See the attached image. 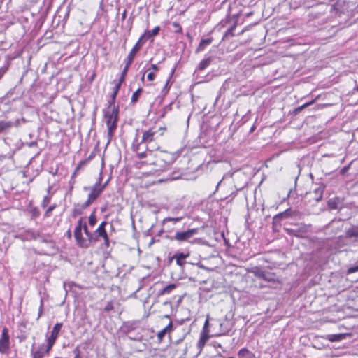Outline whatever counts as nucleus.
<instances>
[{
    "instance_id": "nucleus-1",
    "label": "nucleus",
    "mask_w": 358,
    "mask_h": 358,
    "mask_svg": "<svg viewBox=\"0 0 358 358\" xmlns=\"http://www.w3.org/2000/svg\"><path fill=\"white\" fill-rule=\"evenodd\" d=\"M164 131H166L165 127H153L143 132L141 141H138L136 137L132 143V149L137 153L139 159L145 158L149 154H152L155 147L151 146L150 144L162 136Z\"/></svg>"
},
{
    "instance_id": "nucleus-2",
    "label": "nucleus",
    "mask_w": 358,
    "mask_h": 358,
    "mask_svg": "<svg viewBox=\"0 0 358 358\" xmlns=\"http://www.w3.org/2000/svg\"><path fill=\"white\" fill-rule=\"evenodd\" d=\"M104 117L108 127V136L110 138L117 127V121L118 117V107L113 106L111 108L108 107L105 111Z\"/></svg>"
},
{
    "instance_id": "nucleus-3",
    "label": "nucleus",
    "mask_w": 358,
    "mask_h": 358,
    "mask_svg": "<svg viewBox=\"0 0 358 358\" xmlns=\"http://www.w3.org/2000/svg\"><path fill=\"white\" fill-rule=\"evenodd\" d=\"M176 154L169 153L166 151H161L157 156L154 162H149V164L155 165L159 168L156 170L164 169L166 166L173 164L176 160Z\"/></svg>"
},
{
    "instance_id": "nucleus-4",
    "label": "nucleus",
    "mask_w": 358,
    "mask_h": 358,
    "mask_svg": "<svg viewBox=\"0 0 358 358\" xmlns=\"http://www.w3.org/2000/svg\"><path fill=\"white\" fill-rule=\"evenodd\" d=\"M10 350V336L8 329L4 327L0 338V353L3 355L8 354Z\"/></svg>"
},
{
    "instance_id": "nucleus-5",
    "label": "nucleus",
    "mask_w": 358,
    "mask_h": 358,
    "mask_svg": "<svg viewBox=\"0 0 358 358\" xmlns=\"http://www.w3.org/2000/svg\"><path fill=\"white\" fill-rule=\"evenodd\" d=\"M104 189L105 185H102V187L93 185L91 187L90 193L88 195V198L87 201L84 202V207H89L94 201H95Z\"/></svg>"
},
{
    "instance_id": "nucleus-6",
    "label": "nucleus",
    "mask_w": 358,
    "mask_h": 358,
    "mask_svg": "<svg viewBox=\"0 0 358 358\" xmlns=\"http://www.w3.org/2000/svg\"><path fill=\"white\" fill-rule=\"evenodd\" d=\"M83 224V217H80L74 229V238L78 246H86L87 243V241H85V238L82 235Z\"/></svg>"
},
{
    "instance_id": "nucleus-7",
    "label": "nucleus",
    "mask_w": 358,
    "mask_h": 358,
    "mask_svg": "<svg viewBox=\"0 0 358 358\" xmlns=\"http://www.w3.org/2000/svg\"><path fill=\"white\" fill-rule=\"evenodd\" d=\"M252 273L258 278H262L267 282H275V275L273 273L267 272L256 266L252 268Z\"/></svg>"
},
{
    "instance_id": "nucleus-8",
    "label": "nucleus",
    "mask_w": 358,
    "mask_h": 358,
    "mask_svg": "<svg viewBox=\"0 0 358 358\" xmlns=\"http://www.w3.org/2000/svg\"><path fill=\"white\" fill-rule=\"evenodd\" d=\"M324 189L325 185L322 183H320L317 185V187H315L313 191L306 192V195H308L317 203L322 200Z\"/></svg>"
},
{
    "instance_id": "nucleus-9",
    "label": "nucleus",
    "mask_w": 358,
    "mask_h": 358,
    "mask_svg": "<svg viewBox=\"0 0 358 358\" xmlns=\"http://www.w3.org/2000/svg\"><path fill=\"white\" fill-rule=\"evenodd\" d=\"M197 231V229H192L186 231H177L175 234L174 238L178 241H187L196 234Z\"/></svg>"
},
{
    "instance_id": "nucleus-10",
    "label": "nucleus",
    "mask_w": 358,
    "mask_h": 358,
    "mask_svg": "<svg viewBox=\"0 0 358 358\" xmlns=\"http://www.w3.org/2000/svg\"><path fill=\"white\" fill-rule=\"evenodd\" d=\"M295 213H296L295 211H292L291 209H287L286 210L277 214L273 218V225H274V226L280 225V222L282 219L292 217V216H294Z\"/></svg>"
},
{
    "instance_id": "nucleus-11",
    "label": "nucleus",
    "mask_w": 358,
    "mask_h": 358,
    "mask_svg": "<svg viewBox=\"0 0 358 358\" xmlns=\"http://www.w3.org/2000/svg\"><path fill=\"white\" fill-rule=\"evenodd\" d=\"M83 229L84 231L85 234L87 238H85V241H87L86 246H80L83 248H87L92 245V243H96L97 241V237H94V234H92L87 226L86 222H84Z\"/></svg>"
},
{
    "instance_id": "nucleus-12",
    "label": "nucleus",
    "mask_w": 358,
    "mask_h": 358,
    "mask_svg": "<svg viewBox=\"0 0 358 358\" xmlns=\"http://www.w3.org/2000/svg\"><path fill=\"white\" fill-rule=\"evenodd\" d=\"M21 124L20 120L16 119L15 121L0 120V132L9 129L13 127H18Z\"/></svg>"
},
{
    "instance_id": "nucleus-13",
    "label": "nucleus",
    "mask_w": 358,
    "mask_h": 358,
    "mask_svg": "<svg viewBox=\"0 0 358 358\" xmlns=\"http://www.w3.org/2000/svg\"><path fill=\"white\" fill-rule=\"evenodd\" d=\"M141 47H142L141 39L139 38V40L132 48L131 50L130 51V52L129 53V55L127 56V63L131 64L136 53L140 50Z\"/></svg>"
},
{
    "instance_id": "nucleus-14",
    "label": "nucleus",
    "mask_w": 358,
    "mask_h": 358,
    "mask_svg": "<svg viewBox=\"0 0 358 358\" xmlns=\"http://www.w3.org/2000/svg\"><path fill=\"white\" fill-rule=\"evenodd\" d=\"M189 257V253L185 254L183 252H179V253H176L173 256V259H176V264L178 266L182 267L186 264V262L185 261V259Z\"/></svg>"
},
{
    "instance_id": "nucleus-15",
    "label": "nucleus",
    "mask_w": 358,
    "mask_h": 358,
    "mask_svg": "<svg viewBox=\"0 0 358 358\" xmlns=\"http://www.w3.org/2000/svg\"><path fill=\"white\" fill-rule=\"evenodd\" d=\"M172 331H173V323H172V322H170L166 327H165L164 329H162L161 331H159L157 333V339H158L159 342H162L164 336L168 333H171Z\"/></svg>"
},
{
    "instance_id": "nucleus-16",
    "label": "nucleus",
    "mask_w": 358,
    "mask_h": 358,
    "mask_svg": "<svg viewBox=\"0 0 358 358\" xmlns=\"http://www.w3.org/2000/svg\"><path fill=\"white\" fill-rule=\"evenodd\" d=\"M62 325L63 324L62 322L55 324V325L52 328L50 336L48 338L49 340L56 341L59 336V331H61V329L62 327Z\"/></svg>"
},
{
    "instance_id": "nucleus-17",
    "label": "nucleus",
    "mask_w": 358,
    "mask_h": 358,
    "mask_svg": "<svg viewBox=\"0 0 358 358\" xmlns=\"http://www.w3.org/2000/svg\"><path fill=\"white\" fill-rule=\"evenodd\" d=\"M238 355L239 358H256L255 354L246 348H241L238 351Z\"/></svg>"
},
{
    "instance_id": "nucleus-18",
    "label": "nucleus",
    "mask_w": 358,
    "mask_h": 358,
    "mask_svg": "<svg viewBox=\"0 0 358 358\" xmlns=\"http://www.w3.org/2000/svg\"><path fill=\"white\" fill-rule=\"evenodd\" d=\"M176 287V285L173 283L169 284V285H166L164 288H162L161 290L158 292V296H162L164 294H170L175 288Z\"/></svg>"
},
{
    "instance_id": "nucleus-19",
    "label": "nucleus",
    "mask_w": 358,
    "mask_h": 358,
    "mask_svg": "<svg viewBox=\"0 0 358 358\" xmlns=\"http://www.w3.org/2000/svg\"><path fill=\"white\" fill-rule=\"evenodd\" d=\"M213 41V38H205V39H202L201 41V42L199 43V46L198 48H196V52H201L203 51L205 48L210 45Z\"/></svg>"
},
{
    "instance_id": "nucleus-20",
    "label": "nucleus",
    "mask_w": 358,
    "mask_h": 358,
    "mask_svg": "<svg viewBox=\"0 0 358 358\" xmlns=\"http://www.w3.org/2000/svg\"><path fill=\"white\" fill-rule=\"evenodd\" d=\"M88 207H84V203L82 204H80V203L75 204L74 208L72 212V216L75 217L77 215L82 214L83 210H85Z\"/></svg>"
},
{
    "instance_id": "nucleus-21",
    "label": "nucleus",
    "mask_w": 358,
    "mask_h": 358,
    "mask_svg": "<svg viewBox=\"0 0 358 358\" xmlns=\"http://www.w3.org/2000/svg\"><path fill=\"white\" fill-rule=\"evenodd\" d=\"M212 62V57H208L200 62V63L198 65L197 69L199 71H203L205 69H206L211 63Z\"/></svg>"
},
{
    "instance_id": "nucleus-22",
    "label": "nucleus",
    "mask_w": 358,
    "mask_h": 358,
    "mask_svg": "<svg viewBox=\"0 0 358 358\" xmlns=\"http://www.w3.org/2000/svg\"><path fill=\"white\" fill-rule=\"evenodd\" d=\"M343 11V8L342 7L341 4H340L338 2L332 4L330 7V12L334 13L335 15L338 13H341Z\"/></svg>"
},
{
    "instance_id": "nucleus-23",
    "label": "nucleus",
    "mask_w": 358,
    "mask_h": 358,
    "mask_svg": "<svg viewBox=\"0 0 358 358\" xmlns=\"http://www.w3.org/2000/svg\"><path fill=\"white\" fill-rule=\"evenodd\" d=\"M38 237L39 238V241L41 243H45L50 245L51 248H53L55 244L53 241L51 239V237L50 236H39L38 235Z\"/></svg>"
},
{
    "instance_id": "nucleus-24",
    "label": "nucleus",
    "mask_w": 358,
    "mask_h": 358,
    "mask_svg": "<svg viewBox=\"0 0 358 358\" xmlns=\"http://www.w3.org/2000/svg\"><path fill=\"white\" fill-rule=\"evenodd\" d=\"M344 337V335L342 334H330L327 336V339L331 342H336L341 341Z\"/></svg>"
},
{
    "instance_id": "nucleus-25",
    "label": "nucleus",
    "mask_w": 358,
    "mask_h": 358,
    "mask_svg": "<svg viewBox=\"0 0 358 358\" xmlns=\"http://www.w3.org/2000/svg\"><path fill=\"white\" fill-rule=\"evenodd\" d=\"M208 339V334H205L204 332H202L201 334L200 338L197 343L198 347L201 348L205 345V343Z\"/></svg>"
},
{
    "instance_id": "nucleus-26",
    "label": "nucleus",
    "mask_w": 358,
    "mask_h": 358,
    "mask_svg": "<svg viewBox=\"0 0 358 358\" xmlns=\"http://www.w3.org/2000/svg\"><path fill=\"white\" fill-rule=\"evenodd\" d=\"M347 237H358V225L346 231Z\"/></svg>"
},
{
    "instance_id": "nucleus-27",
    "label": "nucleus",
    "mask_w": 358,
    "mask_h": 358,
    "mask_svg": "<svg viewBox=\"0 0 358 358\" xmlns=\"http://www.w3.org/2000/svg\"><path fill=\"white\" fill-rule=\"evenodd\" d=\"M94 234H95L94 235V236L97 237V241L99 240V237L103 238L108 235L106 229H101V227H98L97 229L95 231Z\"/></svg>"
},
{
    "instance_id": "nucleus-28",
    "label": "nucleus",
    "mask_w": 358,
    "mask_h": 358,
    "mask_svg": "<svg viewBox=\"0 0 358 358\" xmlns=\"http://www.w3.org/2000/svg\"><path fill=\"white\" fill-rule=\"evenodd\" d=\"M43 346L39 347L38 350L32 352V358H43L45 355L44 351L42 350Z\"/></svg>"
},
{
    "instance_id": "nucleus-29",
    "label": "nucleus",
    "mask_w": 358,
    "mask_h": 358,
    "mask_svg": "<svg viewBox=\"0 0 358 358\" xmlns=\"http://www.w3.org/2000/svg\"><path fill=\"white\" fill-rule=\"evenodd\" d=\"M130 66H131L130 64L126 62L124 68L122 70V73H121V76L120 78V80L119 81H120V83H122L124 82V80L125 79V76H126V75L127 73V71H128Z\"/></svg>"
},
{
    "instance_id": "nucleus-30",
    "label": "nucleus",
    "mask_w": 358,
    "mask_h": 358,
    "mask_svg": "<svg viewBox=\"0 0 358 358\" xmlns=\"http://www.w3.org/2000/svg\"><path fill=\"white\" fill-rule=\"evenodd\" d=\"M141 92H142V89L138 88L133 93L132 96H131V103H135L138 101Z\"/></svg>"
},
{
    "instance_id": "nucleus-31",
    "label": "nucleus",
    "mask_w": 358,
    "mask_h": 358,
    "mask_svg": "<svg viewBox=\"0 0 358 358\" xmlns=\"http://www.w3.org/2000/svg\"><path fill=\"white\" fill-rule=\"evenodd\" d=\"M236 28V26H231L230 28H229L226 32L224 33L222 39L227 38L229 37H233L234 36V31Z\"/></svg>"
},
{
    "instance_id": "nucleus-32",
    "label": "nucleus",
    "mask_w": 358,
    "mask_h": 358,
    "mask_svg": "<svg viewBox=\"0 0 358 358\" xmlns=\"http://www.w3.org/2000/svg\"><path fill=\"white\" fill-rule=\"evenodd\" d=\"M213 325H217L220 327V331L216 334L217 335L225 334V333L227 331L225 329H222L223 323L219 320H214Z\"/></svg>"
},
{
    "instance_id": "nucleus-33",
    "label": "nucleus",
    "mask_w": 358,
    "mask_h": 358,
    "mask_svg": "<svg viewBox=\"0 0 358 358\" xmlns=\"http://www.w3.org/2000/svg\"><path fill=\"white\" fill-rule=\"evenodd\" d=\"M314 101H314V100H313V101H311L307 102V103H306L303 104L302 106H299V107H298V108H295V109H294V113L295 114L299 113L300 111H301V110H302L303 109H304L305 108H306V107H308V106H309L312 105V104L314 103Z\"/></svg>"
},
{
    "instance_id": "nucleus-34",
    "label": "nucleus",
    "mask_w": 358,
    "mask_h": 358,
    "mask_svg": "<svg viewBox=\"0 0 358 358\" xmlns=\"http://www.w3.org/2000/svg\"><path fill=\"white\" fill-rule=\"evenodd\" d=\"M159 30V27H155L152 31H148L145 34L147 35L148 38H151L154 36L157 35Z\"/></svg>"
},
{
    "instance_id": "nucleus-35",
    "label": "nucleus",
    "mask_w": 358,
    "mask_h": 358,
    "mask_svg": "<svg viewBox=\"0 0 358 358\" xmlns=\"http://www.w3.org/2000/svg\"><path fill=\"white\" fill-rule=\"evenodd\" d=\"M181 220H182L181 217H166V218H164L163 220L162 223L164 224L166 222H171V221L173 222L174 223H176L178 222H180Z\"/></svg>"
},
{
    "instance_id": "nucleus-36",
    "label": "nucleus",
    "mask_w": 358,
    "mask_h": 358,
    "mask_svg": "<svg viewBox=\"0 0 358 358\" xmlns=\"http://www.w3.org/2000/svg\"><path fill=\"white\" fill-rule=\"evenodd\" d=\"M96 223V216L95 212H92L89 217V224L90 226H94Z\"/></svg>"
},
{
    "instance_id": "nucleus-37",
    "label": "nucleus",
    "mask_w": 358,
    "mask_h": 358,
    "mask_svg": "<svg viewBox=\"0 0 358 358\" xmlns=\"http://www.w3.org/2000/svg\"><path fill=\"white\" fill-rule=\"evenodd\" d=\"M55 343V341L49 340L48 338H47V348H46V350L44 351V352L45 354H48V352H50V350L52 349V346L54 345Z\"/></svg>"
},
{
    "instance_id": "nucleus-38",
    "label": "nucleus",
    "mask_w": 358,
    "mask_h": 358,
    "mask_svg": "<svg viewBox=\"0 0 358 358\" xmlns=\"http://www.w3.org/2000/svg\"><path fill=\"white\" fill-rule=\"evenodd\" d=\"M117 92L113 91V94H111V99L109 101V106L110 108L115 105V101L117 96Z\"/></svg>"
},
{
    "instance_id": "nucleus-39",
    "label": "nucleus",
    "mask_w": 358,
    "mask_h": 358,
    "mask_svg": "<svg viewBox=\"0 0 358 358\" xmlns=\"http://www.w3.org/2000/svg\"><path fill=\"white\" fill-rule=\"evenodd\" d=\"M56 205H52L50 206L45 212L44 217H48L50 216L52 211L55 208Z\"/></svg>"
},
{
    "instance_id": "nucleus-40",
    "label": "nucleus",
    "mask_w": 358,
    "mask_h": 358,
    "mask_svg": "<svg viewBox=\"0 0 358 358\" xmlns=\"http://www.w3.org/2000/svg\"><path fill=\"white\" fill-rule=\"evenodd\" d=\"M86 164V161H81L80 162V164H78V166L76 168L73 175H72V178H74L77 173V171L83 166H84L85 164Z\"/></svg>"
},
{
    "instance_id": "nucleus-41",
    "label": "nucleus",
    "mask_w": 358,
    "mask_h": 358,
    "mask_svg": "<svg viewBox=\"0 0 358 358\" xmlns=\"http://www.w3.org/2000/svg\"><path fill=\"white\" fill-rule=\"evenodd\" d=\"M50 202V198L48 196H45L44 198H43V200L42 201V203H41V206L43 208H45L48 203Z\"/></svg>"
},
{
    "instance_id": "nucleus-42",
    "label": "nucleus",
    "mask_w": 358,
    "mask_h": 358,
    "mask_svg": "<svg viewBox=\"0 0 358 358\" xmlns=\"http://www.w3.org/2000/svg\"><path fill=\"white\" fill-rule=\"evenodd\" d=\"M114 308V306H113V303L112 301H110L107 303V305L105 306L104 308V310L106 312H109L112 310H113Z\"/></svg>"
},
{
    "instance_id": "nucleus-43",
    "label": "nucleus",
    "mask_w": 358,
    "mask_h": 358,
    "mask_svg": "<svg viewBox=\"0 0 358 358\" xmlns=\"http://www.w3.org/2000/svg\"><path fill=\"white\" fill-rule=\"evenodd\" d=\"M73 353L74 355V357H80V354H81V351L80 350V348L79 346H77L73 350Z\"/></svg>"
},
{
    "instance_id": "nucleus-44",
    "label": "nucleus",
    "mask_w": 358,
    "mask_h": 358,
    "mask_svg": "<svg viewBox=\"0 0 358 358\" xmlns=\"http://www.w3.org/2000/svg\"><path fill=\"white\" fill-rule=\"evenodd\" d=\"M358 271V265L349 268L347 271V273H353Z\"/></svg>"
},
{
    "instance_id": "nucleus-45",
    "label": "nucleus",
    "mask_w": 358,
    "mask_h": 358,
    "mask_svg": "<svg viewBox=\"0 0 358 358\" xmlns=\"http://www.w3.org/2000/svg\"><path fill=\"white\" fill-rule=\"evenodd\" d=\"M208 326H209V322H208V319H207L204 323L202 332H204L205 334H208L209 332V330L208 329Z\"/></svg>"
},
{
    "instance_id": "nucleus-46",
    "label": "nucleus",
    "mask_w": 358,
    "mask_h": 358,
    "mask_svg": "<svg viewBox=\"0 0 358 358\" xmlns=\"http://www.w3.org/2000/svg\"><path fill=\"white\" fill-rule=\"evenodd\" d=\"M43 313V303L42 300H41L40 307H39V310H38V319L41 317Z\"/></svg>"
},
{
    "instance_id": "nucleus-47",
    "label": "nucleus",
    "mask_w": 358,
    "mask_h": 358,
    "mask_svg": "<svg viewBox=\"0 0 358 358\" xmlns=\"http://www.w3.org/2000/svg\"><path fill=\"white\" fill-rule=\"evenodd\" d=\"M101 181H102V174L101 173L99 174V177L97 179V181L96 182L94 185V186H98V187H102L101 185Z\"/></svg>"
},
{
    "instance_id": "nucleus-48",
    "label": "nucleus",
    "mask_w": 358,
    "mask_h": 358,
    "mask_svg": "<svg viewBox=\"0 0 358 358\" xmlns=\"http://www.w3.org/2000/svg\"><path fill=\"white\" fill-rule=\"evenodd\" d=\"M148 79L150 80V81H152L154 80L155 78V74L154 72H150L148 74V76H147Z\"/></svg>"
},
{
    "instance_id": "nucleus-49",
    "label": "nucleus",
    "mask_w": 358,
    "mask_h": 358,
    "mask_svg": "<svg viewBox=\"0 0 358 358\" xmlns=\"http://www.w3.org/2000/svg\"><path fill=\"white\" fill-rule=\"evenodd\" d=\"M328 206L331 208V209H335L336 208V203L334 201H331V200H329L328 201Z\"/></svg>"
},
{
    "instance_id": "nucleus-50",
    "label": "nucleus",
    "mask_w": 358,
    "mask_h": 358,
    "mask_svg": "<svg viewBox=\"0 0 358 358\" xmlns=\"http://www.w3.org/2000/svg\"><path fill=\"white\" fill-rule=\"evenodd\" d=\"M31 213H32L33 216H34V217H38L40 214L38 209H37L36 208L32 210Z\"/></svg>"
},
{
    "instance_id": "nucleus-51",
    "label": "nucleus",
    "mask_w": 358,
    "mask_h": 358,
    "mask_svg": "<svg viewBox=\"0 0 358 358\" xmlns=\"http://www.w3.org/2000/svg\"><path fill=\"white\" fill-rule=\"evenodd\" d=\"M103 238L104 240V245L106 247H109V238H108V235H106V236L103 237Z\"/></svg>"
},
{
    "instance_id": "nucleus-52",
    "label": "nucleus",
    "mask_w": 358,
    "mask_h": 358,
    "mask_svg": "<svg viewBox=\"0 0 358 358\" xmlns=\"http://www.w3.org/2000/svg\"><path fill=\"white\" fill-rule=\"evenodd\" d=\"M348 169H349V166H344L343 168H342L340 171L341 174L344 175L347 172Z\"/></svg>"
},
{
    "instance_id": "nucleus-53",
    "label": "nucleus",
    "mask_w": 358,
    "mask_h": 358,
    "mask_svg": "<svg viewBox=\"0 0 358 358\" xmlns=\"http://www.w3.org/2000/svg\"><path fill=\"white\" fill-rule=\"evenodd\" d=\"M121 84L122 83H120V81H119V83L114 87V90L113 91H115L116 92H118V91H119L120 88Z\"/></svg>"
},
{
    "instance_id": "nucleus-54",
    "label": "nucleus",
    "mask_w": 358,
    "mask_h": 358,
    "mask_svg": "<svg viewBox=\"0 0 358 358\" xmlns=\"http://www.w3.org/2000/svg\"><path fill=\"white\" fill-rule=\"evenodd\" d=\"M150 69L157 71L159 69L156 64H152Z\"/></svg>"
},
{
    "instance_id": "nucleus-55",
    "label": "nucleus",
    "mask_w": 358,
    "mask_h": 358,
    "mask_svg": "<svg viewBox=\"0 0 358 358\" xmlns=\"http://www.w3.org/2000/svg\"><path fill=\"white\" fill-rule=\"evenodd\" d=\"M106 224H107V222L103 221V222H102L99 224V227H101V229H105V227H106Z\"/></svg>"
},
{
    "instance_id": "nucleus-56",
    "label": "nucleus",
    "mask_w": 358,
    "mask_h": 358,
    "mask_svg": "<svg viewBox=\"0 0 358 358\" xmlns=\"http://www.w3.org/2000/svg\"><path fill=\"white\" fill-rule=\"evenodd\" d=\"M126 16H127V10H124L123 13L122 14V19L124 20L126 18Z\"/></svg>"
},
{
    "instance_id": "nucleus-57",
    "label": "nucleus",
    "mask_w": 358,
    "mask_h": 358,
    "mask_svg": "<svg viewBox=\"0 0 358 358\" xmlns=\"http://www.w3.org/2000/svg\"><path fill=\"white\" fill-rule=\"evenodd\" d=\"M198 266L201 268H203V269H206V270H209L208 268H206L205 266L202 265V264H197Z\"/></svg>"
},
{
    "instance_id": "nucleus-58",
    "label": "nucleus",
    "mask_w": 358,
    "mask_h": 358,
    "mask_svg": "<svg viewBox=\"0 0 358 358\" xmlns=\"http://www.w3.org/2000/svg\"><path fill=\"white\" fill-rule=\"evenodd\" d=\"M173 27H176V28H179L180 29H181V28H180V25H179V24H178V23H177V22H173Z\"/></svg>"
},
{
    "instance_id": "nucleus-59",
    "label": "nucleus",
    "mask_w": 358,
    "mask_h": 358,
    "mask_svg": "<svg viewBox=\"0 0 358 358\" xmlns=\"http://www.w3.org/2000/svg\"><path fill=\"white\" fill-rule=\"evenodd\" d=\"M66 234H67V236H68L69 238H71V230H70V229H69V230L67 231Z\"/></svg>"
},
{
    "instance_id": "nucleus-60",
    "label": "nucleus",
    "mask_w": 358,
    "mask_h": 358,
    "mask_svg": "<svg viewBox=\"0 0 358 358\" xmlns=\"http://www.w3.org/2000/svg\"><path fill=\"white\" fill-rule=\"evenodd\" d=\"M279 227H280V225H275V226L273 225V229L274 231H278V228Z\"/></svg>"
},
{
    "instance_id": "nucleus-61",
    "label": "nucleus",
    "mask_w": 358,
    "mask_h": 358,
    "mask_svg": "<svg viewBox=\"0 0 358 358\" xmlns=\"http://www.w3.org/2000/svg\"><path fill=\"white\" fill-rule=\"evenodd\" d=\"M164 305H165V306H167V305H168V306H171V301H165V302L164 303Z\"/></svg>"
},
{
    "instance_id": "nucleus-62",
    "label": "nucleus",
    "mask_w": 358,
    "mask_h": 358,
    "mask_svg": "<svg viewBox=\"0 0 358 358\" xmlns=\"http://www.w3.org/2000/svg\"><path fill=\"white\" fill-rule=\"evenodd\" d=\"M90 188H91V187H85L84 190H85V191L90 190Z\"/></svg>"
},
{
    "instance_id": "nucleus-63",
    "label": "nucleus",
    "mask_w": 358,
    "mask_h": 358,
    "mask_svg": "<svg viewBox=\"0 0 358 358\" xmlns=\"http://www.w3.org/2000/svg\"><path fill=\"white\" fill-rule=\"evenodd\" d=\"M222 181V180H221L217 183V186H216V189H218V187H219V186H220V185L221 184Z\"/></svg>"
},
{
    "instance_id": "nucleus-64",
    "label": "nucleus",
    "mask_w": 358,
    "mask_h": 358,
    "mask_svg": "<svg viewBox=\"0 0 358 358\" xmlns=\"http://www.w3.org/2000/svg\"><path fill=\"white\" fill-rule=\"evenodd\" d=\"M108 181H109V179H108V180H107L105 182V183H104V184H103L102 185H105V187H106V185H108Z\"/></svg>"
}]
</instances>
